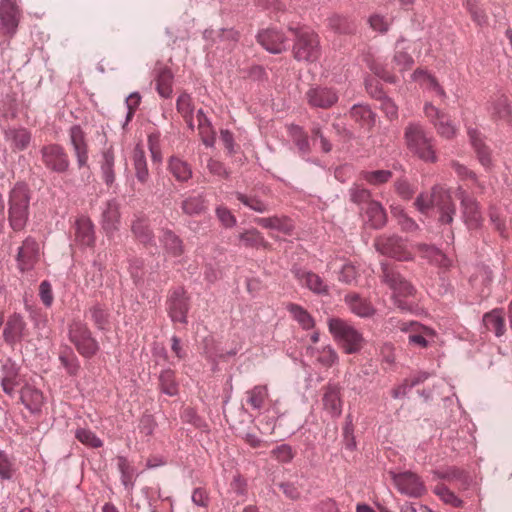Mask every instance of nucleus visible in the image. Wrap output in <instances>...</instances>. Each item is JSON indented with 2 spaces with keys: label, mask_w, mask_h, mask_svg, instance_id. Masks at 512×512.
<instances>
[{
  "label": "nucleus",
  "mask_w": 512,
  "mask_h": 512,
  "mask_svg": "<svg viewBox=\"0 0 512 512\" xmlns=\"http://www.w3.org/2000/svg\"><path fill=\"white\" fill-rule=\"evenodd\" d=\"M362 210L365 213L367 221L373 228H381L387 221L386 213L382 205L377 201H368Z\"/></svg>",
  "instance_id": "obj_29"
},
{
  "label": "nucleus",
  "mask_w": 512,
  "mask_h": 512,
  "mask_svg": "<svg viewBox=\"0 0 512 512\" xmlns=\"http://www.w3.org/2000/svg\"><path fill=\"white\" fill-rule=\"evenodd\" d=\"M173 74L168 68H161L156 76V89L163 98H169L172 95Z\"/></svg>",
  "instance_id": "obj_37"
},
{
  "label": "nucleus",
  "mask_w": 512,
  "mask_h": 512,
  "mask_svg": "<svg viewBox=\"0 0 512 512\" xmlns=\"http://www.w3.org/2000/svg\"><path fill=\"white\" fill-rule=\"evenodd\" d=\"M390 323L408 334L409 344L415 347L427 348L436 343L438 339L437 333L433 329L416 321H400L391 318Z\"/></svg>",
  "instance_id": "obj_5"
},
{
  "label": "nucleus",
  "mask_w": 512,
  "mask_h": 512,
  "mask_svg": "<svg viewBox=\"0 0 512 512\" xmlns=\"http://www.w3.org/2000/svg\"><path fill=\"white\" fill-rule=\"evenodd\" d=\"M375 248L383 255L395 258L400 261L411 259V253L401 237L398 236H380L375 240Z\"/></svg>",
  "instance_id": "obj_11"
},
{
  "label": "nucleus",
  "mask_w": 512,
  "mask_h": 512,
  "mask_svg": "<svg viewBox=\"0 0 512 512\" xmlns=\"http://www.w3.org/2000/svg\"><path fill=\"white\" fill-rule=\"evenodd\" d=\"M168 169L177 181H188L192 177V170L189 164L178 157L170 158Z\"/></svg>",
  "instance_id": "obj_36"
},
{
  "label": "nucleus",
  "mask_w": 512,
  "mask_h": 512,
  "mask_svg": "<svg viewBox=\"0 0 512 512\" xmlns=\"http://www.w3.org/2000/svg\"><path fill=\"white\" fill-rule=\"evenodd\" d=\"M427 378L428 374L425 372H419L416 375L411 376L410 378L406 379L399 387L393 390V396L398 398L406 395L408 389L419 384L420 382H423Z\"/></svg>",
  "instance_id": "obj_51"
},
{
  "label": "nucleus",
  "mask_w": 512,
  "mask_h": 512,
  "mask_svg": "<svg viewBox=\"0 0 512 512\" xmlns=\"http://www.w3.org/2000/svg\"><path fill=\"white\" fill-rule=\"evenodd\" d=\"M405 47L402 46L401 42L396 45V52L393 58V69L398 72H404L413 65L412 57L404 51Z\"/></svg>",
  "instance_id": "obj_42"
},
{
  "label": "nucleus",
  "mask_w": 512,
  "mask_h": 512,
  "mask_svg": "<svg viewBox=\"0 0 512 512\" xmlns=\"http://www.w3.org/2000/svg\"><path fill=\"white\" fill-rule=\"evenodd\" d=\"M42 161L45 166L55 172H65L69 167V158L64 148L50 144L41 149Z\"/></svg>",
  "instance_id": "obj_13"
},
{
  "label": "nucleus",
  "mask_w": 512,
  "mask_h": 512,
  "mask_svg": "<svg viewBox=\"0 0 512 512\" xmlns=\"http://www.w3.org/2000/svg\"><path fill=\"white\" fill-rule=\"evenodd\" d=\"M120 213L117 203L108 202L102 213V226L107 234H112L119 227Z\"/></svg>",
  "instance_id": "obj_30"
},
{
  "label": "nucleus",
  "mask_w": 512,
  "mask_h": 512,
  "mask_svg": "<svg viewBox=\"0 0 512 512\" xmlns=\"http://www.w3.org/2000/svg\"><path fill=\"white\" fill-rule=\"evenodd\" d=\"M405 140L410 151L426 161L435 159L432 139L419 124H410L405 129Z\"/></svg>",
  "instance_id": "obj_6"
},
{
  "label": "nucleus",
  "mask_w": 512,
  "mask_h": 512,
  "mask_svg": "<svg viewBox=\"0 0 512 512\" xmlns=\"http://www.w3.org/2000/svg\"><path fill=\"white\" fill-rule=\"evenodd\" d=\"M289 133L292 136L295 144L298 146L300 151L307 152L309 150L308 136L302 130L301 127L296 126V125H291L289 127Z\"/></svg>",
  "instance_id": "obj_58"
},
{
  "label": "nucleus",
  "mask_w": 512,
  "mask_h": 512,
  "mask_svg": "<svg viewBox=\"0 0 512 512\" xmlns=\"http://www.w3.org/2000/svg\"><path fill=\"white\" fill-rule=\"evenodd\" d=\"M69 338L83 357L91 358L99 349L98 342L92 337L88 327L79 321L70 325Z\"/></svg>",
  "instance_id": "obj_7"
},
{
  "label": "nucleus",
  "mask_w": 512,
  "mask_h": 512,
  "mask_svg": "<svg viewBox=\"0 0 512 512\" xmlns=\"http://www.w3.org/2000/svg\"><path fill=\"white\" fill-rule=\"evenodd\" d=\"M491 112L494 116L499 119L510 121L511 118V109L508 104V99L504 95L498 96L491 103Z\"/></svg>",
  "instance_id": "obj_45"
},
{
  "label": "nucleus",
  "mask_w": 512,
  "mask_h": 512,
  "mask_svg": "<svg viewBox=\"0 0 512 512\" xmlns=\"http://www.w3.org/2000/svg\"><path fill=\"white\" fill-rule=\"evenodd\" d=\"M457 197L461 201L463 217L466 225L470 229L478 228L481 225L482 216L476 201L461 188L457 193Z\"/></svg>",
  "instance_id": "obj_18"
},
{
  "label": "nucleus",
  "mask_w": 512,
  "mask_h": 512,
  "mask_svg": "<svg viewBox=\"0 0 512 512\" xmlns=\"http://www.w3.org/2000/svg\"><path fill=\"white\" fill-rule=\"evenodd\" d=\"M69 136L74 154L77 158L78 166L80 168L86 166L88 161L86 134L80 126L74 125L70 128Z\"/></svg>",
  "instance_id": "obj_19"
},
{
  "label": "nucleus",
  "mask_w": 512,
  "mask_h": 512,
  "mask_svg": "<svg viewBox=\"0 0 512 512\" xmlns=\"http://www.w3.org/2000/svg\"><path fill=\"white\" fill-rule=\"evenodd\" d=\"M447 198V193L444 189L439 187H434L429 193L420 194L414 205L417 210L425 215H429L436 211L440 214L441 219H444L446 214L445 212V200Z\"/></svg>",
  "instance_id": "obj_8"
},
{
  "label": "nucleus",
  "mask_w": 512,
  "mask_h": 512,
  "mask_svg": "<svg viewBox=\"0 0 512 512\" xmlns=\"http://www.w3.org/2000/svg\"><path fill=\"white\" fill-rule=\"evenodd\" d=\"M470 142L475 149L479 162L485 168H490L492 164L489 148L485 145L481 133L474 128L468 129Z\"/></svg>",
  "instance_id": "obj_24"
},
{
  "label": "nucleus",
  "mask_w": 512,
  "mask_h": 512,
  "mask_svg": "<svg viewBox=\"0 0 512 512\" xmlns=\"http://www.w3.org/2000/svg\"><path fill=\"white\" fill-rule=\"evenodd\" d=\"M266 386H255L250 392H248V403L255 408L260 409L267 398Z\"/></svg>",
  "instance_id": "obj_57"
},
{
  "label": "nucleus",
  "mask_w": 512,
  "mask_h": 512,
  "mask_svg": "<svg viewBox=\"0 0 512 512\" xmlns=\"http://www.w3.org/2000/svg\"><path fill=\"white\" fill-rule=\"evenodd\" d=\"M113 166H114V155L110 150H107L103 153L102 172H103L104 181L108 185H111L115 180Z\"/></svg>",
  "instance_id": "obj_56"
},
{
  "label": "nucleus",
  "mask_w": 512,
  "mask_h": 512,
  "mask_svg": "<svg viewBox=\"0 0 512 512\" xmlns=\"http://www.w3.org/2000/svg\"><path fill=\"white\" fill-rule=\"evenodd\" d=\"M392 177V172L389 170H375L363 171L361 178L371 185H381L388 182Z\"/></svg>",
  "instance_id": "obj_50"
},
{
  "label": "nucleus",
  "mask_w": 512,
  "mask_h": 512,
  "mask_svg": "<svg viewBox=\"0 0 512 512\" xmlns=\"http://www.w3.org/2000/svg\"><path fill=\"white\" fill-rule=\"evenodd\" d=\"M133 165L137 180L141 183H146L149 179V171L145 152L140 145H137L133 151Z\"/></svg>",
  "instance_id": "obj_34"
},
{
  "label": "nucleus",
  "mask_w": 512,
  "mask_h": 512,
  "mask_svg": "<svg viewBox=\"0 0 512 512\" xmlns=\"http://www.w3.org/2000/svg\"><path fill=\"white\" fill-rule=\"evenodd\" d=\"M289 30L295 34L293 56L297 61L315 62L320 56L318 35L309 28H294Z\"/></svg>",
  "instance_id": "obj_4"
},
{
  "label": "nucleus",
  "mask_w": 512,
  "mask_h": 512,
  "mask_svg": "<svg viewBox=\"0 0 512 512\" xmlns=\"http://www.w3.org/2000/svg\"><path fill=\"white\" fill-rule=\"evenodd\" d=\"M328 328L345 353L354 354L362 349L364 344L362 334L348 322L340 318H331L328 321Z\"/></svg>",
  "instance_id": "obj_2"
},
{
  "label": "nucleus",
  "mask_w": 512,
  "mask_h": 512,
  "mask_svg": "<svg viewBox=\"0 0 512 512\" xmlns=\"http://www.w3.org/2000/svg\"><path fill=\"white\" fill-rule=\"evenodd\" d=\"M240 242L251 248H267L269 243L264 239L262 233L255 228L245 230L239 234Z\"/></svg>",
  "instance_id": "obj_38"
},
{
  "label": "nucleus",
  "mask_w": 512,
  "mask_h": 512,
  "mask_svg": "<svg viewBox=\"0 0 512 512\" xmlns=\"http://www.w3.org/2000/svg\"><path fill=\"white\" fill-rule=\"evenodd\" d=\"M383 280L392 289L395 303L400 309H406V304L398 299L413 294V286L407 282L398 272L387 264H382Z\"/></svg>",
  "instance_id": "obj_9"
},
{
  "label": "nucleus",
  "mask_w": 512,
  "mask_h": 512,
  "mask_svg": "<svg viewBox=\"0 0 512 512\" xmlns=\"http://www.w3.org/2000/svg\"><path fill=\"white\" fill-rule=\"evenodd\" d=\"M271 453L280 462H289L293 458L291 447L285 444L276 447Z\"/></svg>",
  "instance_id": "obj_64"
},
{
  "label": "nucleus",
  "mask_w": 512,
  "mask_h": 512,
  "mask_svg": "<svg viewBox=\"0 0 512 512\" xmlns=\"http://www.w3.org/2000/svg\"><path fill=\"white\" fill-rule=\"evenodd\" d=\"M311 355L315 357L319 364L325 367L332 366L337 360V354L335 350L330 346H326L321 350L311 349Z\"/></svg>",
  "instance_id": "obj_49"
},
{
  "label": "nucleus",
  "mask_w": 512,
  "mask_h": 512,
  "mask_svg": "<svg viewBox=\"0 0 512 512\" xmlns=\"http://www.w3.org/2000/svg\"><path fill=\"white\" fill-rule=\"evenodd\" d=\"M412 76L416 81H419L422 85L435 93V98L431 102L426 103L424 112L438 132L442 135H446L448 132V116L445 112V106L442 107L441 103L445 98V91L438 86V83L431 75L422 70L415 71Z\"/></svg>",
  "instance_id": "obj_1"
},
{
  "label": "nucleus",
  "mask_w": 512,
  "mask_h": 512,
  "mask_svg": "<svg viewBox=\"0 0 512 512\" xmlns=\"http://www.w3.org/2000/svg\"><path fill=\"white\" fill-rule=\"evenodd\" d=\"M1 29L4 34L12 36L19 22V10L14 0H2L0 2Z\"/></svg>",
  "instance_id": "obj_16"
},
{
  "label": "nucleus",
  "mask_w": 512,
  "mask_h": 512,
  "mask_svg": "<svg viewBox=\"0 0 512 512\" xmlns=\"http://www.w3.org/2000/svg\"><path fill=\"white\" fill-rule=\"evenodd\" d=\"M89 313L92 321L99 329L106 328L109 322V314L103 306L96 304L90 308Z\"/></svg>",
  "instance_id": "obj_55"
},
{
  "label": "nucleus",
  "mask_w": 512,
  "mask_h": 512,
  "mask_svg": "<svg viewBox=\"0 0 512 512\" xmlns=\"http://www.w3.org/2000/svg\"><path fill=\"white\" fill-rule=\"evenodd\" d=\"M418 250L423 258L428 259L431 263L441 265L445 260L446 256L434 246H428L426 244L418 245Z\"/></svg>",
  "instance_id": "obj_53"
},
{
  "label": "nucleus",
  "mask_w": 512,
  "mask_h": 512,
  "mask_svg": "<svg viewBox=\"0 0 512 512\" xmlns=\"http://www.w3.org/2000/svg\"><path fill=\"white\" fill-rule=\"evenodd\" d=\"M323 405L325 408V411L328 414L336 415L339 414L340 411V398L339 394L334 389H329L323 397Z\"/></svg>",
  "instance_id": "obj_52"
},
{
  "label": "nucleus",
  "mask_w": 512,
  "mask_h": 512,
  "mask_svg": "<svg viewBox=\"0 0 512 512\" xmlns=\"http://www.w3.org/2000/svg\"><path fill=\"white\" fill-rule=\"evenodd\" d=\"M159 387L161 392L174 396L178 393V383L175 380V373L172 370H165L159 376Z\"/></svg>",
  "instance_id": "obj_44"
},
{
  "label": "nucleus",
  "mask_w": 512,
  "mask_h": 512,
  "mask_svg": "<svg viewBox=\"0 0 512 512\" xmlns=\"http://www.w3.org/2000/svg\"><path fill=\"white\" fill-rule=\"evenodd\" d=\"M305 99L312 108L328 109L338 102V91L332 87L312 86L305 93Z\"/></svg>",
  "instance_id": "obj_12"
},
{
  "label": "nucleus",
  "mask_w": 512,
  "mask_h": 512,
  "mask_svg": "<svg viewBox=\"0 0 512 512\" xmlns=\"http://www.w3.org/2000/svg\"><path fill=\"white\" fill-rule=\"evenodd\" d=\"M329 27L339 34H351L355 31V23L347 17L333 15L329 18Z\"/></svg>",
  "instance_id": "obj_43"
},
{
  "label": "nucleus",
  "mask_w": 512,
  "mask_h": 512,
  "mask_svg": "<svg viewBox=\"0 0 512 512\" xmlns=\"http://www.w3.org/2000/svg\"><path fill=\"white\" fill-rule=\"evenodd\" d=\"M258 43L267 51L279 54L285 49L286 38L284 34L276 29H265L257 35Z\"/></svg>",
  "instance_id": "obj_20"
},
{
  "label": "nucleus",
  "mask_w": 512,
  "mask_h": 512,
  "mask_svg": "<svg viewBox=\"0 0 512 512\" xmlns=\"http://www.w3.org/2000/svg\"><path fill=\"white\" fill-rule=\"evenodd\" d=\"M491 281L492 273L487 267L477 268L476 272L469 279L470 285L481 297L488 296Z\"/></svg>",
  "instance_id": "obj_27"
},
{
  "label": "nucleus",
  "mask_w": 512,
  "mask_h": 512,
  "mask_svg": "<svg viewBox=\"0 0 512 512\" xmlns=\"http://www.w3.org/2000/svg\"><path fill=\"white\" fill-rule=\"evenodd\" d=\"M483 325L488 331H491L495 336L500 337L504 334L505 320L501 309H494L483 316Z\"/></svg>",
  "instance_id": "obj_31"
},
{
  "label": "nucleus",
  "mask_w": 512,
  "mask_h": 512,
  "mask_svg": "<svg viewBox=\"0 0 512 512\" xmlns=\"http://www.w3.org/2000/svg\"><path fill=\"white\" fill-rule=\"evenodd\" d=\"M61 364L66 369L70 376H76L80 370V363L75 354L70 350L66 349L59 355Z\"/></svg>",
  "instance_id": "obj_48"
},
{
  "label": "nucleus",
  "mask_w": 512,
  "mask_h": 512,
  "mask_svg": "<svg viewBox=\"0 0 512 512\" xmlns=\"http://www.w3.org/2000/svg\"><path fill=\"white\" fill-rule=\"evenodd\" d=\"M14 473V464L9 456L0 450V478L10 479Z\"/></svg>",
  "instance_id": "obj_61"
},
{
  "label": "nucleus",
  "mask_w": 512,
  "mask_h": 512,
  "mask_svg": "<svg viewBox=\"0 0 512 512\" xmlns=\"http://www.w3.org/2000/svg\"><path fill=\"white\" fill-rule=\"evenodd\" d=\"M345 302L351 312L359 317H371L375 313V309L371 303L355 293L346 295Z\"/></svg>",
  "instance_id": "obj_28"
},
{
  "label": "nucleus",
  "mask_w": 512,
  "mask_h": 512,
  "mask_svg": "<svg viewBox=\"0 0 512 512\" xmlns=\"http://www.w3.org/2000/svg\"><path fill=\"white\" fill-rule=\"evenodd\" d=\"M391 474L393 483L401 494L417 498L426 492L424 482L417 474L410 471Z\"/></svg>",
  "instance_id": "obj_10"
},
{
  "label": "nucleus",
  "mask_w": 512,
  "mask_h": 512,
  "mask_svg": "<svg viewBox=\"0 0 512 512\" xmlns=\"http://www.w3.org/2000/svg\"><path fill=\"white\" fill-rule=\"evenodd\" d=\"M392 216L397 220L402 230L413 232L418 229V224L410 218L400 206H391Z\"/></svg>",
  "instance_id": "obj_46"
},
{
  "label": "nucleus",
  "mask_w": 512,
  "mask_h": 512,
  "mask_svg": "<svg viewBox=\"0 0 512 512\" xmlns=\"http://www.w3.org/2000/svg\"><path fill=\"white\" fill-rule=\"evenodd\" d=\"M132 233L144 246H155L154 234L146 220L137 219L134 221L132 224Z\"/></svg>",
  "instance_id": "obj_33"
},
{
  "label": "nucleus",
  "mask_w": 512,
  "mask_h": 512,
  "mask_svg": "<svg viewBox=\"0 0 512 512\" xmlns=\"http://www.w3.org/2000/svg\"><path fill=\"white\" fill-rule=\"evenodd\" d=\"M288 311L291 313L293 318L304 328L311 329L314 326V320L310 314L297 304H289L287 306Z\"/></svg>",
  "instance_id": "obj_47"
},
{
  "label": "nucleus",
  "mask_w": 512,
  "mask_h": 512,
  "mask_svg": "<svg viewBox=\"0 0 512 512\" xmlns=\"http://www.w3.org/2000/svg\"><path fill=\"white\" fill-rule=\"evenodd\" d=\"M254 221L264 229L276 230L285 235H290L294 228L291 219L286 216L262 217Z\"/></svg>",
  "instance_id": "obj_23"
},
{
  "label": "nucleus",
  "mask_w": 512,
  "mask_h": 512,
  "mask_svg": "<svg viewBox=\"0 0 512 512\" xmlns=\"http://www.w3.org/2000/svg\"><path fill=\"white\" fill-rule=\"evenodd\" d=\"M76 239L82 245L91 246L95 241L93 224L89 219L81 218L76 222Z\"/></svg>",
  "instance_id": "obj_35"
},
{
  "label": "nucleus",
  "mask_w": 512,
  "mask_h": 512,
  "mask_svg": "<svg viewBox=\"0 0 512 512\" xmlns=\"http://www.w3.org/2000/svg\"><path fill=\"white\" fill-rule=\"evenodd\" d=\"M216 216L221 224L226 228H232L236 225V217L225 206L220 205L216 208Z\"/></svg>",
  "instance_id": "obj_60"
},
{
  "label": "nucleus",
  "mask_w": 512,
  "mask_h": 512,
  "mask_svg": "<svg viewBox=\"0 0 512 512\" xmlns=\"http://www.w3.org/2000/svg\"><path fill=\"white\" fill-rule=\"evenodd\" d=\"M176 107L177 111L182 115L188 126L193 129L194 105L192 103L191 96L185 92L181 93L177 99Z\"/></svg>",
  "instance_id": "obj_39"
},
{
  "label": "nucleus",
  "mask_w": 512,
  "mask_h": 512,
  "mask_svg": "<svg viewBox=\"0 0 512 512\" xmlns=\"http://www.w3.org/2000/svg\"><path fill=\"white\" fill-rule=\"evenodd\" d=\"M451 481H456L460 490H467L472 482V477L464 469L450 467V482Z\"/></svg>",
  "instance_id": "obj_54"
},
{
  "label": "nucleus",
  "mask_w": 512,
  "mask_h": 512,
  "mask_svg": "<svg viewBox=\"0 0 512 512\" xmlns=\"http://www.w3.org/2000/svg\"><path fill=\"white\" fill-rule=\"evenodd\" d=\"M295 276L302 286L307 287L312 292L321 295L328 294V285L318 274L311 271H297Z\"/></svg>",
  "instance_id": "obj_22"
},
{
  "label": "nucleus",
  "mask_w": 512,
  "mask_h": 512,
  "mask_svg": "<svg viewBox=\"0 0 512 512\" xmlns=\"http://www.w3.org/2000/svg\"><path fill=\"white\" fill-rule=\"evenodd\" d=\"M40 256V247L38 242L32 238L27 237L18 249L16 261L20 271L31 270L38 262Z\"/></svg>",
  "instance_id": "obj_14"
},
{
  "label": "nucleus",
  "mask_w": 512,
  "mask_h": 512,
  "mask_svg": "<svg viewBox=\"0 0 512 512\" xmlns=\"http://www.w3.org/2000/svg\"><path fill=\"white\" fill-rule=\"evenodd\" d=\"M27 335V324L23 316L17 313L10 315L3 329L4 341L11 347H14Z\"/></svg>",
  "instance_id": "obj_15"
},
{
  "label": "nucleus",
  "mask_w": 512,
  "mask_h": 512,
  "mask_svg": "<svg viewBox=\"0 0 512 512\" xmlns=\"http://www.w3.org/2000/svg\"><path fill=\"white\" fill-rule=\"evenodd\" d=\"M22 381L18 368L14 364H6L3 366L1 386L7 395H14L20 389Z\"/></svg>",
  "instance_id": "obj_21"
},
{
  "label": "nucleus",
  "mask_w": 512,
  "mask_h": 512,
  "mask_svg": "<svg viewBox=\"0 0 512 512\" xmlns=\"http://www.w3.org/2000/svg\"><path fill=\"white\" fill-rule=\"evenodd\" d=\"M236 198L246 207L258 213H266L270 211V206L256 195H247L241 192L235 193Z\"/></svg>",
  "instance_id": "obj_41"
},
{
  "label": "nucleus",
  "mask_w": 512,
  "mask_h": 512,
  "mask_svg": "<svg viewBox=\"0 0 512 512\" xmlns=\"http://www.w3.org/2000/svg\"><path fill=\"white\" fill-rule=\"evenodd\" d=\"M350 195L351 200L357 204L367 205V202L371 201L370 192L367 189L360 187L359 185H355L353 188H351Z\"/></svg>",
  "instance_id": "obj_62"
},
{
  "label": "nucleus",
  "mask_w": 512,
  "mask_h": 512,
  "mask_svg": "<svg viewBox=\"0 0 512 512\" xmlns=\"http://www.w3.org/2000/svg\"><path fill=\"white\" fill-rule=\"evenodd\" d=\"M76 438L86 446L98 448L102 446V441L90 430L79 429L76 432Z\"/></svg>",
  "instance_id": "obj_59"
},
{
  "label": "nucleus",
  "mask_w": 512,
  "mask_h": 512,
  "mask_svg": "<svg viewBox=\"0 0 512 512\" xmlns=\"http://www.w3.org/2000/svg\"><path fill=\"white\" fill-rule=\"evenodd\" d=\"M181 208L189 216L200 215L206 210L205 198L202 195L189 196L182 201Z\"/></svg>",
  "instance_id": "obj_40"
},
{
  "label": "nucleus",
  "mask_w": 512,
  "mask_h": 512,
  "mask_svg": "<svg viewBox=\"0 0 512 512\" xmlns=\"http://www.w3.org/2000/svg\"><path fill=\"white\" fill-rule=\"evenodd\" d=\"M350 116L361 128L367 131L375 124V115L367 106L354 105L350 110Z\"/></svg>",
  "instance_id": "obj_32"
},
{
  "label": "nucleus",
  "mask_w": 512,
  "mask_h": 512,
  "mask_svg": "<svg viewBox=\"0 0 512 512\" xmlns=\"http://www.w3.org/2000/svg\"><path fill=\"white\" fill-rule=\"evenodd\" d=\"M160 242L165 252L172 257H179L184 253L182 239L170 229L162 230Z\"/></svg>",
  "instance_id": "obj_26"
},
{
  "label": "nucleus",
  "mask_w": 512,
  "mask_h": 512,
  "mask_svg": "<svg viewBox=\"0 0 512 512\" xmlns=\"http://www.w3.org/2000/svg\"><path fill=\"white\" fill-rule=\"evenodd\" d=\"M357 274L358 272L354 265L345 263L340 271L339 280L346 284H351L356 279Z\"/></svg>",
  "instance_id": "obj_63"
},
{
  "label": "nucleus",
  "mask_w": 512,
  "mask_h": 512,
  "mask_svg": "<svg viewBox=\"0 0 512 512\" xmlns=\"http://www.w3.org/2000/svg\"><path fill=\"white\" fill-rule=\"evenodd\" d=\"M188 297L183 290H176L168 301V312L173 322L187 323Z\"/></svg>",
  "instance_id": "obj_17"
},
{
  "label": "nucleus",
  "mask_w": 512,
  "mask_h": 512,
  "mask_svg": "<svg viewBox=\"0 0 512 512\" xmlns=\"http://www.w3.org/2000/svg\"><path fill=\"white\" fill-rule=\"evenodd\" d=\"M5 140L13 151L25 150L31 141V133L25 128H10L5 131Z\"/></svg>",
  "instance_id": "obj_25"
},
{
  "label": "nucleus",
  "mask_w": 512,
  "mask_h": 512,
  "mask_svg": "<svg viewBox=\"0 0 512 512\" xmlns=\"http://www.w3.org/2000/svg\"><path fill=\"white\" fill-rule=\"evenodd\" d=\"M30 195L24 184H16L9 195L8 218L14 231H21L29 215Z\"/></svg>",
  "instance_id": "obj_3"
}]
</instances>
